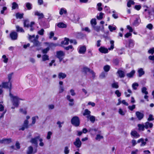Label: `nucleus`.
Segmentation results:
<instances>
[{
    "instance_id": "3c124183",
    "label": "nucleus",
    "mask_w": 154,
    "mask_h": 154,
    "mask_svg": "<svg viewBox=\"0 0 154 154\" xmlns=\"http://www.w3.org/2000/svg\"><path fill=\"white\" fill-rule=\"evenodd\" d=\"M72 16L73 18L72 19V20L73 21L75 22H76L78 20V18L77 15H73Z\"/></svg>"
},
{
    "instance_id": "473e14b6",
    "label": "nucleus",
    "mask_w": 154,
    "mask_h": 154,
    "mask_svg": "<svg viewBox=\"0 0 154 154\" xmlns=\"http://www.w3.org/2000/svg\"><path fill=\"white\" fill-rule=\"evenodd\" d=\"M147 88L145 87H143L141 89V91L143 94H144L145 95H147L148 94V93L147 91Z\"/></svg>"
},
{
    "instance_id": "f3484780",
    "label": "nucleus",
    "mask_w": 154,
    "mask_h": 154,
    "mask_svg": "<svg viewBox=\"0 0 154 154\" xmlns=\"http://www.w3.org/2000/svg\"><path fill=\"white\" fill-rule=\"evenodd\" d=\"M35 15L38 17V19H42L44 17V15L42 13L36 11L35 12Z\"/></svg>"
},
{
    "instance_id": "423d86ee",
    "label": "nucleus",
    "mask_w": 154,
    "mask_h": 154,
    "mask_svg": "<svg viewBox=\"0 0 154 154\" xmlns=\"http://www.w3.org/2000/svg\"><path fill=\"white\" fill-rule=\"evenodd\" d=\"M78 50L80 54H84L86 50V47L85 45L80 46L78 48Z\"/></svg>"
},
{
    "instance_id": "052dcab7",
    "label": "nucleus",
    "mask_w": 154,
    "mask_h": 154,
    "mask_svg": "<svg viewBox=\"0 0 154 154\" xmlns=\"http://www.w3.org/2000/svg\"><path fill=\"white\" fill-rule=\"evenodd\" d=\"M69 92L70 94L72 96H74L76 95V93L75 92V91L73 89L70 90Z\"/></svg>"
},
{
    "instance_id": "de8ad7c7",
    "label": "nucleus",
    "mask_w": 154,
    "mask_h": 154,
    "mask_svg": "<svg viewBox=\"0 0 154 154\" xmlns=\"http://www.w3.org/2000/svg\"><path fill=\"white\" fill-rule=\"evenodd\" d=\"M18 7V4L15 2H14L12 4V9H15Z\"/></svg>"
},
{
    "instance_id": "c85d7f7f",
    "label": "nucleus",
    "mask_w": 154,
    "mask_h": 154,
    "mask_svg": "<svg viewBox=\"0 0 154 154\" xmlns=\"http://www.w3.org/2000/svg\"><path fill=\"white\" fill-rule=\"evenodd\" d=\"M25 5L28 10H30L32 8V5L29 2H27L25 3Z\"/></svg>"
},
{
    "instance_id": "c756f323",
    "label": "nucleus",
    "mask_w": 154,
    "mask_h": 154,
    "mask_svg": "<svg viewBox=\"0 0 154 154\" xmlns=\"http://www.w3.org/2000/svg\"><path fill=\"white\" fill-rule=\"evenodd\" d=\"M16 27L17 32H24V30L22 27H20L18 25L16 26Z\"/></svg>"
},
{
    "instance_id": "a878e982",
    "label": "nucleus",
    "mask_w": 154,
    "mask_h": 154,
    "mask_svg": "<svg viewBox=\"0 0 154 154\" xmlns=\"http://www.w3.org/2000/svg\"><path fill=\"white\" fill-rule=\"evenodd\" d=\"M66 75L64 73L60 72L58 75V77L59 79L62 78L63 79L66 77Z\"/></svg>"
},
{
    "instance_id": "8fccbe9b",
    "label": "nucleus",
    "mask_w": 154,
    "mask_h": 154,
    "mask_svg": "<svg viewBox=\"0 0 154 154\" xmlns=\"http://www.w3.org/2000/svg\"><path fill=\"white\" fill-rule=\"evenodd\" d=\"M103 137L100 134H97L96 137L95 138V139L96 140L100 141L101 139H103Z\"/></svg>"
},
{
    "instance_id": "a18cd8bd",
    "label": "nucleus",
    "mask_w": 154,
    "mask_h": 154,
    "mask_svg": "<svg viewBox=\"0 0 154 154\" xmlns=\"http://www.w3.org/2000/svg\"><path fill=\"white\" fill-rule=\"evenodd\" d=\"M42 60L45 61L49 60V57L47 55L45 54L42 56Z\"/></svg>"
},
{
    "instance_id": "69168bd1",
    "label": "nucleus",
    "mask_w": 154,
    "mask_h": 154,
    "mask_svg": "<svg viewBox=\"0 0 154 154\" xmlns=\"http://www.w3.org/2000/svg\"><path fill=\"white\" fill-rule=\"evenodd\" d=\"M39 141H40V143L39 144V145L41 146H43L44 145V143L42 142L43 139L42 138H39Z\"/></svg>"
},
{
    "instance_id": "a19ab883",
    "label": "nucleus",
    "mask_w": 154,
    "mask_h": 154,
    "mask_svg": "<svg viewBox=\"0 0 154 154\" xmlns=\"http://www.w3.org/2000/svg\"><path fill=\"white\" fill-rule=\"evenodd\" d=\"M110 43L111 44V45L110 46V47L108 48V49L109 50H113V49L114 48V41L113 40L110 41Z\"/></svg>"
},
{
    "instance_id": "774afa93",
    "label": "nucleus",
    "mask_w": 154,
    "mask_h": 154,
    "mask_svg": "<svg viewBox=\"0 0 154 154\" xmlns=\"http://www.w3.org/2000/svg\"><path fill=\"white\" fill-rule=\"evenodd\" d=\"M148 53L149 54H152L154 53V48H152L150 49L148 51Z\"/></svg>"
},
{
    "instance_id": "09e8293b",
    "label": "nucleus",
    "mask_w": 154,
    "mask_h": 154,
    "mask_svg": "<svg viewBox=\"0 0 154 154\" xmlns=\"http://www.w3.org/2000/svg\"><path fill=\"white\" fill-rule=\"evenodd\" d=\"M134 2L133 1L131 0L129 1L127 4V5L128 7H130L131 6V5H134Z\"/></svg>"
},
{
    "instance_id": "c03bdc74",
    "label": "nucleus",
    "mask_w": 154,
    "mask_h": 154,
    "mask_svg": "<svg viewBox=\"0 0 154 154\" xmlns=\"http://www.w3.org/2000/svg\"><path fill=\"white\" fill-rule=\"evenodd\" d=\"M23 14H20L19 13H17L16 14L17 18L21 19L23 18Z\"/></svg>"
},
{
    "instance_id": "49530a36",
    "label": "nucleus",
    "mask_w": 154,
    "mask_h": 154,
    "mask_svg": "<svg viewBox=\"0 0 154 154\" xmlns=\"http://www.w3.org/2000/svg\"><path fill=\"white\" fill-rule=\"evenodd\" d=\"M119 113L120 115L124 116L125 114V111H123L122 109L120 108L119 110Z\"/></svg>"
},
{
    "instance_id": "4c0bfd02",
    "label": "nucleus",
    "mask_w": 154,
    "mask_h": 154,
    "mask_svg": "<svg viewBox=\"0 0 154 154\" xmlns=\"http://www.w3.org/2000/svg\"><path fill=\"white\" fill-rule=\"evenodd\" d=\"M134 45V42L133 40L130 39L129 40V47H132Z\"/></svg>"
},
{
    "instance_id": "0eeeda50",
    "label": "nucleus",
    "mask_w": 154,
    "mask_h": 154,
    "mask_svg": "<svg viewBox=\"0 0 154 154\" xmlns=\"http://www.w3.org/2000/svg\"><path fill=\"white\" fill-rule=\"evenodd\" d=\"M30 41L31 42L33 43L34 46L38 47L41 45V43L39 42L38 40L34 39V40L32 39V38H30Z\"/></svg>"
},
{
    "instance_id": "680f3d73",
    "label": "nucleus",
    "mask_w": 154,
    "mask_h": 154,
    "mask_svg": "<svg viewBox=\"0 0 154 154\" xmlns=\"http://www.w3.org/2000/svg\"><path fill=\"white\" fill-rule=\"evenodd\" d=\"M44 29H42L40 30L38 32V33L40 35H43L44 34Z\"/></svg>"
},
{
    "instance_id": "bb28decb",
    "label": "nucleus",
    "mask_w": 154,
    "mask_h": 154,
    "mask_svg": "<svg viewBox=\"0 0 154 154\" xmlns=\"http://www.w3.org/2000/svg\"><path fill=\"white\" fill-rule=\"evenodd\" d=\"M117 73L118 74L120 78H123L125 76V73L124 71L122 70H119Z\"/></svg>"
},
{
    "instance_id": "1a4fd4ad",
    "label": "nucleus",
    "mask_w": 154,
    "mask_h": 154,
    "mask_svg": "<svg viewBox=\"0 0 154 154\" xmlns=\"http://www.w3.org/2000/svg\"><path fill=\"white\" fill-rule=\"evenodd\" d=\"M10 36L12 40H15L17 39L18 34L15 32H12L10 34Z\"/></svg>"
},
{
    "instance_id": "603ef678",
    "label": "nucleus",
    "mask_w": 154,
    "mask_h": 154,
    "mask_svg": "<svg viewBox=\"0 0 154 154\" xmlns=\"http://www.w3.org/2000/svg\"><path fill=\"white\" fill-rule=\"evenodd\" d=\"M138 86L139 85L137 83H134L132 85V87L134 89L136 90Z\"/></svg>"
},
{
    "instance_id": "2eb2a0df",
    "label": "nucleus",
    "mask_w": 154,
    "mask_h": 154,
    "mask_svg": "<svg viewBox=\"0 0 154 154\" xmlns=\"http://www.w3.org/2000/svg\"><path fill=\"white\" fill-rule=\"evenodd\" d=\"M136 115L139 120H141L144 116L143 114L139 111H137L136 112Z\"/></svg>"
},
{
    "instance_id": "ddd939ff",
    "label": "nucleus",
    "mask_w": 154,
    "mask_h": 154,
    "mask_svg": "<svg viewBox=\"0 0 154 154\" xmlns=\"http://www.w3.org/2000/svg\"><path fill=\"white\" fill-rule=\"evenodd\" d=\"M92 27L94 30L98 32H99L100 30L102 32H103L104 31V26L103 25L102 26V29H100V26H94Z\"/></svg>"
},
{
    "instance_id": "c9c22d12",
    "label": "nucleus",
    "mask_w": 154,
    "mask_h": 154,
    "mask_svg": "<svg viewBox=\"0 0 154 154\" xmlns=\"http://www.w3.org/2000/svg\"><path fill=\"white\" fill-rule=\"evenodd\" d=\"M57 26L59 28H65L66 27V25L63 23H60L57 24Z\"/></svg>"
},
{
    "instance_id": "37998d69",
    "label": "nucleus",
    "mask_w": 154,
    "mask_h": 154,
    "mask_svg": "<svg viewBox=\"0 0 154 154\" xmlns=\"http://www.w3.org/2000/svg\"><path fill=\"white\" fill-rule=\"evenodd\" d=\"M108 28L111 32H112L113 31L115 30L116 29V26H113L110 25L109 26Z\"/></svg>"
},
{
    "instance_id": "dca6fc26",
    "label": "nucleus",
    "mask_w": 154,
    "mask_h": 154,
    "mask_svg": "<svg viewBox=\"0 0 154 154\" xmlns=\"http://www.w3.org/2000/svg\"><path fill=\"white\" fill-rule=\"evenodd\" d=\"M11 142V139L10 138H5L0 140V143H1L8 144Z\"/></svg>"
},
{
    "instance_id": "412c9836",
    "label": "nucleus",
    "mask_w": 154,
    "mask_h": 154,
    "mask_svg": "<svg viewBox=\"0 0 154 154\" xmlns=\"http://www.w3.org/2000/svg\"><path fill=\"white\" fill-rule=\"evenodd\" d=\"M131 135L136 138L140 137V135L138 134L137 131H132L131 133Z\"/></svg>"
},
{
    "instance_id": "338daca9",
    "label": "nucleus",
    "mask_w": 154,
    "mask_h": 154,
    "mask_svg": "<svg viewBox=\"0 0 154 154\" xmlns=\"http://www.w3.org/2000/svg\"><path fill=\"white\" fill-rule=\"evenodd\" d=\"M128 108L131 110L132 111L135 108V105H133L132 106H129L128 107Z\"/></svg>"
},
{
    "instance_id": "5701e85b",
    "label": "nucleus",
    "mask_w": 154,
    "mask_h": 154,
    "mask_svg": "<svg viewBox=\"0 0 154 154\" xmlns=\"http://www.w3.org/2000/svg\"><path fill=\"white\" fill-rule=\"evenodd\" d=\"M67 13V10L66 9L63 8H61L59 11V14H60L62 15L63 14H66Z\"/></svg>"
},
{
    "instance_id": "393cba45",
    "label": "nucleus",
    "mask_w": 154,
    "mask_h": 154,
    "mask_svg": "<svg viewBox=\"0 0 154 154\" xmlns=\"http://www.w3.org/2000/svg\"><path fill=\"white\" fill-rule=\"evenodd\" d=\"M138 127V130L140 131H143L145 128V125L143 124H138L137 125Z\"/></svg>"
},
{
    "instance_id": "4be33fe9",
    "label": "nucleus",
    "mask_w": 154,
    "mask_h": 154,
    "mask_svg": "<svg viewBox=\"0 0 154 154\" xmlns=\"http://www.w3.org/2000/svg\"><path fill=\"white\" fill-rule=\"evenodd\" d=\"M140 142H141V144L140 145L141 146H144L146 144V142L144 141V139L142 138L139 139L137 141V143H138Z\"/></svg>"
},
{
    "instance_id": "7c9ffc66",
    "label": "nucleus",
    "mask_w": 154,
    "mask_h": 154,
    "mask_svg": "<svg viewBox=\"0 0 154 154\" xmlns=\"http://www.w3.org/2000/svg\"><path fill=\"white\" fill-rule=\"evenodd\" d=\"M38 119V116H35L33 117L32 118V125L34 124L36 122V120L37 119Z\"/></svg>"
},
{
    "instance_id": "13d9d810",
    "label": "nucleus",
    "mask_w": 154,
    "mask_h": 154,
    "mask_svg": "<svg viewBox=\"0 0 154 154\" xmlns=\"http://www.w3.org/2000/svg\"><path fill=\"white\" fill-rule=\"evenodd\" d=\"M69 150L67 146H66L65 147L64 150V152L65 154H68L69 152Z\"/></svg>"
},
{
    "instance_id": "cd10ccee",
    "label": "nucleus",
    "mask_w": 154,
    "mask_h": 154,
    "mask_svg": "<svg viewBox=\"0 0 154 154\" xmlns=\"http://www.w3.org/2000/svg\"><path fill=\"white\" fill-rule=\"evenodd\" d=\"M135 73V71L133 70L130 73L127 74L126 76L128 78L132 77Z\"/></svg>"
},
{
    "instance_id": "9d476101",
    "label": "nucleus",
    "mask_w": 154,
    "mask_h": 154,
    "mask_svg": "<svg viewBox=\"0 0 154 154\" xmlns=\"http://www.w3.org/2000/svg\"><path fill=\"white\" fill-rule=\"evenodd\" d=\"M66 98L70 102L69 104L70 106H72L74 105V99L71 97L70 95H67Z\"/></svg>"
},
{
    "instance_id": "72a5a7b5",
    "label": "nucleus",
    "mask_w": 154,
    "mask_h": 154,
    "mask_svg": "<svg viewBox=\"0 0 154 154\" xmlns=\"http://www.w3.org/2000/svg\"><path fill=\"white\" fill-rule=\"evenodd\" d=\"M112 87L113 88H119V84L117 82H114L112 84Z\"/></svg>"
},
{
    "instance_id": "79ce46f5",
    "label": "nucleus",
    "mask_w": 154,
    "mask_h": 154,
    "mask_svg": "<svg viewBox=\"0 0 154 154\" xmlns=\"http://www.w3.org/2000/svg\"><path fill=\"white\" fill-rule=\"evenodd\" d=\"M107 75V73L104 72H103L101 73L100 75V79H103L105 78Z\"/></svg>"
},
{
    "instance_id": "f704fd0d",
    "label": "nucleus",
    "mask_w": 154,
    "mask_h": 154,
    "mask_svg": "<svg viewBox=\"0 0 154 154\" xmlns=\"http://www.w3.org/2000/svg\"><path fill=\"white\" fill-rule=\"evenodd\" d=\"M88 119H89L92 122L94 123L95 121V117L94 116H93L90 115L88 118H87Z\"/></svg>"
},
{
    "instance_id": "7ed1b4c3",
    "label": "nucleus",
    "mask_w": 154,
    "mask_h": 154,
    "mask_svg": "<svg viewBox=\"0 0 154 154\" xmlns=\"http://www.w3.org/2000/svg\"><path fill=\"white\" fill-rule=\"evenodd\" d=\"M71 124L75 127H78L80 125V120L79 118L77 116H75L72 117L71 120Z\"/></svg>"
},
{
    "instance_id": "6ab92c4d",
    "label": "nucleus",
    "mask_w": 154,
    "mask_h": 154,
    "mask_svg": "<svg viewBox=\"0 0 154 154\" xmlns=\"http://www.w3.org/2000/svg\"><path fill=\"white\" fill-rule=\"evenodd\" d=\"M91 112H90V111H89L88 109H86L84 110V112L83 113V115L84 116H86L87 118H88L89 116L91 115Z\"/></svg>"
},
{
    "instance_id": "864d4df0",
    "label": "nucleus",
    "mask_w": 154,
    "mask_h": 154,
    "mask_svg": "<svg viewBox=\"0 0 154 154\" xmlns=\"http://www.w3.org/2000/svg\"><path fill=\"white\" fill-rule=\"evenodd\" d=\"M140 21V20L139 18H137L136 19V20L134 21L133 24L134 25H138V24L139 23Z\"/></svg>"
},
{
    "instance_id": "e433bc0d",
    "label": "nucleus",
    "mask_w": 154,
    "mask_h": 154,
    "mask_svg": "<svg viewBox=\"0 0 154 154\" xmlns=\"http://www.w3.org/2000/svg\"><path fill=\"white\" fill-rule=\"evenodd\" d=\"M29 21L28 20H25L24 21V26L25 27H29Z\"/></svg>"
},
{
    "instance_id": "aec40b11",
    "label": "nucleus",
    "mask_w": 154,
    "mask_h": 154,
    "mask_svg": "<svg viewBox=\"0 0 154 154\" xmlns=\"http://www.w3.org/2000/svg\"><path fill=\"white\" fill-rule=\"evenodd\" d=\"M145 128L147 129L148 128H152L153 126V124L152 123H150L148 122H146L145 123Z\"/></svg>"
},
{
    "instance_id": "f03ea898",
    "label": "nucleus",
    "mask_w": 154,
    "mask_h": 154,
    "mask_svg": "<svg viewBox=\"0 0 154 154\" xmlns=\"http://www.w3.org/2000/svg\"><path fill=\"white\" fill-rule=\"evenodd\" d=\"M2 87L9 90V93H11V91L12 88V81H8V82H3L2 84Z\"/></svg>"
},
{
    "instance_id": "ea45409f",
    "label": "nucleus",
    "mask_w": 154,
    "mask_h": 154,
    "mask_svg": "<svg viewBox=\"0 0 154 154\" xmlns=\"http://www.w3.org/2000/svg\"><path fill=\"white\" fill-rule=\"evenodd\" d=\"M69 39L65 38L64 40V41L62 42L61 44L62 45H68L69 43Z\"/></svg>"
},
{
    "instance_id": "a211bd4d",
    "label": "nucleus",
    "mask_w": 154,
    "mask_h": 154,
    "mask_svg": "<svg viewBox=\"0 0 154 154\" xmlns=\"http://www.w3.org/2000/svg\"><path fill=\"white\" fill-rule=\"evenodd\" d=\"M99 51L102 53H107L108 52V49L104 47H101L99 48Z\"/></svg>"
},
{
    "instance_id": "e2e57ef3",
    "label": "nucleus",
    "mask_w": 154,
    "mask_h": 154,
    "mask_svg": "<svg viewBox=\"0 0 154 154\" xmlns=\"http://www.w3.org/2000/svg\"><path fill=\"white\" fill-rule=\"evenodd\" d=\"M13 75V73H11L8 74V81H11V80L12 78V76Z\"/></svg>"
},
{
    "instance_id": "20e7f679",
    "label": "nucleus",
    "mask_w": 154,
    "mask_h": 154,
    "mask_svg": "<svg viewBox=\"0 0 154 154\" xmlns=\"http://www.w3.org/2000/svg\"><path fill=\"white\" fill-rule=\"evenodd\" d=\"M74 145L78 148H79L81 146L82 143L79 137L75 139V141L73 142Z\"/></svg>"
},
{
    "instance_id": "f8f14e48",
    "label": "nucleus",
    "mask_w": 154,
    "mask_h": 154,
    "mask_svg": "<svg viewBox=\"0 0 154 154\" xmlns=\"http://www.w3.org/2000/svg\"><path fill=\"white\" fill-rule=\"evenodd\" d=\"M83 71L85 73H87V72H89L90 73H91L93 77H94L95 76V73L92 70H91L89 68L85 67L83 69Z\"/></svg>"
},
{
    "instance_id": "f257e3e1",
    "label": "nucleus",
    "mask_w": 154,
    "mask_h": 154,
    "mask_svg": "<svg viewBox=\"0 0 154 154\" xmlns=\"http://www.w3.org/2000/svg\"><path fill=\"white\" fill-rule=\"evenodd\" d=\"M9 96L12 101L13 105L15 107L18 106L20 103V100H23L22 99L19 98L17 96H14L11 93L9 94Z\"/></svg>"
},
{
    "instance_id": "6e6d98bb",
    "label": "nucleus",
    "mask_w": 154,
    "mask_h": 154,
    "mask_svg": "<svg viewBox=\"0 0 154 154\" xmlns=\"http://www.w3.org/2000/svg\"><path fill=\"white\" fill-rule=\"evenodd\" d=\"M103 69L105 71L107 72L109 70L110 67L109 65H106L104 67Z\"/></svg>"
},
{
    "instance_id": "58836bf2",
    "label": "nucleus",
    "mask_w": 154,
    "mask_h": 154,
    "mask_svg": "<svg viewBox=\"0 0 154 154\" xmlns=\"http://www.w3.org/2000/svg\"><path fill=\"white\" fill-rule=\"evenodd\" d=\"M104 13L100 12L99 14V15H97V19L100 20L102 19L103 18V16L104 15Z\"/></svg>"
},
{
    "instance_id": "9b49d317",
    "label": "nucleus",
    "mask_w": 154,
    "mask_h": 154,
    "mask_svg": "<svg viewBox=\"0 0 154 154\" xmlns=\"http://www.w3.org/2000/svg\"><path fill=\"white\" fill-rule=\"evenodd\" d=\"M28 121L27 120H25L24 121L23 125H22L21 128L19 129V130L24 131L25 128H28Z\"/></svg>"
},
{
    "instance_id": "6e6552de",
    "label": "nucleus",
    "mask_w": 154,
    "mask_h": 154,
    "mask_svg": "<svg viewBox=\"0 0 154 154\" xmlns=\"http://www.w3.org/2000/svg\"><path fill=\"white\" fill-rule=\"evenodd\" d=\"M36 149L33 150L32 147V146H30L28 148L27 153V154H32L36 153Z\"/></svg>"
},
{
    "instance_id": "4d7b16f0",
    "label": "nucleus",
    "mask_w": 154,
    "mask_h": 154,
    "mask_svg": "<svg viewBox=\"0 0 154 154\" xmlns=\"http://www.w3.org/2000/svg\"><path fill=\"white\" fill-rule=\"evenodd\" d=\"M146 28L149 30H152L153 28V25L151 23L149 24L146 26Z\"/></svg>"
},
{
    "instance_id": "b1692460",
    "label": "nucleus",
    "mask_w": 154,
    "mask_h": 154,
    "mask_svg": "<svg viewBox=\"0 0 154 154\" xmlns=\"http://www.w3.org/2000/svg\"><path fill=\"white\" fill-rule=\"evenodd\" d=\"M137 72L139 73V77H141L142 75H144L145 73V72L143 71V69L142 68L139 69Z\"/></svg>"
},
{
    "instance_id": "2f4dec72",
    "label": "nucleus",
    "mask_w": 154,
    "mask_h": 154,
    "mask_svg": "<svg viewBox=\"0 0 154 154\" xmlns=\"http://www.w3.org/2000/svg\"><path fill=\"white\" fill-rule=\"evenodd\" d=\"M91 23L92 27L96 25L97 24L96 19L95 18L92 19L91 21Z\"/></svg>"
},
{
    "instance_id": "5fc2aeb1",
    "label": "nucleus",
    "mask_w": 154,
    "mask_h": 154,
    "mask_svg": "<svg viewBox=\"0 0 154 154\" xmlns=\"http://www.w3.org/2000/svg\"><path fill=\"white\" fill-rule=\"evenodd\" d=\"M101 6L102 4L100 3H98L97 4V9L99 11H100L102 10V8L101 7Z\"/></svg>"
},
{
    "instance_id": "bf43d9fd",
    "label": "nucleus",
    "mask_w": 154,
    "mask_h": 154,
    "mask_svg": "<svg viewBox=\"0 0 154 154\" xmlns=\"http://www.w3.org/2000/svg\"><path fill=\"white\" fill-rule=\"evenodd\" d=\"M2 57L3 58V62L5 63H7L8 62V58L6 57V56H5V55H3L2 56Z\"/></svg>"
},
{
    "instance_id": "39448f33",
    "label": "nucleus",
    "mask_w": 154,
    "mask_h": 154,
    "mask_svg": "<svg viewBox=\"0 0 154 154\" xmlns=\"http://www.w3.org/2000/svg\"><path fill=\"white\" fill-rule=\"evenodd\" d=\"M65 54L63 51H59L57 52V57L59 59L60 62L62 60Z\"/></svg>"
},
{
    "instance_id": "0e129e2a",
    "label": "nucleus",
    "mask_w": 154,
    "mask_h": 154,
    "mask_svg": "<svg viewBox=\"0 0 154 154\" xmlns=\"http://www.w3.org/2000/svg\"><path fill=\"white\" fill-rule=\"evenodd\" d=\"M82 30L83 31H85L88 32H90L91 31L90 30L88 27H85V28H82Z\"/></svg>"
},
{
    "instance_id": "4468645a",
    "label": "nucleus",
    "mask_w": 154,
    "mask_h": 154,
    "mask_svg": "<svg viewBox=\"0 0 154 154\" xmlns=\"http://www.w3.org/2000/svg\"><path fill=\"white\" fill-rule=\"evenodd\" d=\"M40 137V136L39 135L34 138H32L30 141V142L32 143L37 145L38 144L37 140L39 139Z\"/></svg>"
}]
</instances>
